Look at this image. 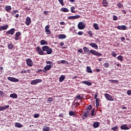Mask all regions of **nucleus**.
Listing matches in <instances>:
<instances>
[{"instance_id":"obj_1","label":"nucleus","mask_w":131,"mask_h":131,"mask_svg":"<svg viewBox=\"0 0 131 131\" xmlns=\"http://www.w3.org/2000/svg\"><path fill=\"white\" fill-rule=\"evenodd\" d=\"M36 51L37 52L38 55H40L41 56L44 55H51L52 53H53V49L50 48L48 46H44L41 48L39 46H37L36 48Z\"/></svg>"},{"instance_id":"obj_2","label":"nucleus","mask_w":131,"mask_h":131,"mask_svg":"<svg viewBox=\"0 0 131 131\" xmlns=\"http://www.w3.org/2000/svg\"><path fill=\"white\" fill-rule=\"evenodd\" d=\"M83 50L85 54H86V55H90V54H92V55H94V56H97L98 57H101V56H102V53H100L99 52H97L95 50H91L90 51V49L88 48V47H83Z\"/></svg>"},{"instance_id":"obj_3","label":"nucleus","mask_w":131,"mask_h":131,"mask_svg":"<svg viewBox=\"0 0 131 131\" xmlns=\"http://www.w3.org/2000/svg\"><path fill=\"white\" fill-rule=\"evenodd\" d=\"M91 110H92V105H89L87 106V108L84 113V115H90L91 113H90V112H91Z\"/></svg>"},{"instance_id":"obj_4","label":"nucleus","mask_w":131,"mask_h":131,"mask_svg":"<svg viewBox=\"0 0 131 131\" xmlns=\"http://www.w3.org/2000/svg\"><path fill=\"white\" fill-rule=\"evenodd\" d=\"M78 28L80 30L84 29V28H85V24H84L82 21L79 22L78 24Z\"/></svg>"},{"instance_id":"obj_5","label":"nucleus","mask_w":131,"mask_h":131,"mask_svg":"<svg viewBox=\"0 0 131 131\" xmlns=\"http://www.w3.org/2000/svg\"><path fill=\"white\" fill-rule=\"evenodd\" d=\"M42 80L40 79H37L35 80H33L31 82V84L32 85H34V84H37V83H39V82H41Z\"/></svg>"},{"instance_id":"obj_6","label":"nucleus","mask_w":131,"mask_h":131,"mask_svg":"<svg viewBox=\"0 0 131 131\" xmlns=\"http://www.w3.org/2000/svg\"><path fill=\"white\" fill-rule=\"evenodd\" d=\"M7 79L9 80V81H11L12 82H18L19 81V80L17 78L12 77H7Z\"/></svg>"},{"instance_id":"obj_7","label":"nucleus","mask_w":131,"mask_h":131,"mask_svg":"<svg viewBox=\"0 0 131 131\" xmlns=\"http://www.w3.org/2000/svg\"><path fill=\"white\" fill-rule=\"evenodd\" d=\"M104 97H105L106 99L108 100V101H114V98L107 93L104 94Z\"/></svg>"},{"instance_id":"obj_8","label":"nucleus","mask_w":131,"mask_h":131,"mask_svg":"<svg viewBox=\"0 0 131 131\" xmlns=\"http://www.w3.org/2000/svg\"><path fill=\"white\" fill-rule=\"evenodd\" d=\"M26 61L27 66H29V67H31L33 65V62H32V60L30 58H28L26 59Z\"/></svg>"},{"instance_id":"obj_9","label":"nucleus","mask_w":131,"mask_h":131,"mask_svg":"<svg viewBox=\"0 0 131 131\" xmlns=\"http://www.w3.org/2000/svg\"><path fill=\"white\" fill-rule=\"evenodd\" d=\"M52 66L47 64L46 66L44 67V73H47V71H49V70H51L52 68Z\"/></svg>"},{"instance_id":"obj_10","label":"nucleus","mask_w":131,"mask_h":131,"mask_svg":"<svg viewBox=\"0 0 131 131\" xmlns=\"http://www.w3.org/2000/svg\"><path fill=\"white\" fill-rule=\"evenodd\" d=\"M15 30H16L14 28L11 29L6 32V34H11V35H13L14 33H15Z\"/></svg>"},{"instance_id":"obj_11","label":"nucleus","mask_w":131,"mask_h":131,"mask_svg":"<svg viewBox=\"0 0 131 131\" xmlns=\"http://www.w3.org/2000/svg\"><path fill=\"white\" fill-rule=\"evenodd\" d=\"M80 18V15H75V16H71L68 17V19L69 20H73L74 19H79Z\"/></svg>"},{"instance_id":"obj_12","label":"nucleus","mask_w":131,"mask_h":131,"mask_svg":"<svg viewBox=\"0 0 131 131\" xmlns=\"http://www.w3.org/2000/svg\"><path fill=\"white\" fill-rule=\"evenodd\" d=\"M116 28H117V29H119V30H126V27L125 25L117 26H116Z\"/></svg>"},{"instance_id":"obj_13","label":"nucleus","mask_w":131,"mask_h":131,"mask_svg":"<svg viewBox=\"0 0 131 131\" xmlns=\"http://www.w3.org/2000/svg\"><path fill=\"white\" fill-rule=\"evenodd\" d=\"M121 129H123V130H128L129 127H127V124H124L121 126Z\"/></svg>"},{"instance_id":"obj_14","label":"nucleus","mask_w":131,"mask_h":131,"mask_svg":"<svg viewBox=\"0 0 131 131\" xmlns=\"http://www.w3.org/2000/svg\"><path fill=\"white\" fill-rule=\"evenodd\" d=\"M45 32L47 34H51V30H50V26L47 25L45 27Z\"/></svg>"},{"instance_id":"obj_15","label":"nucleus","mask_w":131,"mask_h":131,"mask_svg":"<svg viewBox=\"0 0 131 131\" xmlns=\"http://www.w3.org/2000/svg\"><path fill=\"white\" fill-rule=\"evenodd\" d=\"M20 35H21V32H17L15 34V40H18L19 37H20Z\"/></svg>"},{"instance_id":"obj_16","label":"nucleus","mask_w":131,"mask_h":131,"mask_svg":"<svg viewBox=\"0 0 131 131\" xmlns=\"http://www.w3.org/2000/svg\"><path fill=\"white\" fill-rule=\"evenodd\" d=\"M8 28L9 26L8 25L0 26V31H2V30H7V29H8Z\"/></svg>"},{"instance_id":"obj_17","label":"nucleus","mask_w":131,"mask_h":131,"mask_svg":"<svg viewBox=\"0 0 131 131\" xmlns=\"http://www.w3.org/2000/svg\"><path fill=\"white\" fill-rule=\"evenodd\" d=\"M89 46L92 47V48H94L95 50H98V45L96 43H91L89 44Z\"/></svg>"},{"instance_id":"obj_18","label":"nucleus","mask_w":131,"mask_h":131,"mask_svg":"<svg viewBox=\"0 0 131 131\" xmlns=\"http://www.w3.org/2000/svg\"><path fill=\"white\" fill-rule=\"evenodd\" d=\"M26 25L29 26L30 25V23H31V19L30 17H28L26 18Z\"/></svg>"},{"instance_id":"obj_19","label":"nucleus","mask_w":131,"mask_h":131,"mask_svg":"<svg viewBox=\"0 0 131 131\" xmlns=\"http://www.w3.org/2000/svg\"><path fill=\"white\" fill-rule=\"evenodd\" d=\"M81 83H83V84H86V85H92V82L88 81H82L81 82Z\"/></svg>"},{"instance_id":"obj_20","label":"nucleus","mask_w":131,"mask_h":131,"mask_svg":"<svg viewBox=\"0 0 131 131\" xmlns=\"http://www.w3.org/2000/svg\"><path fill=\"white\" fill-rule=\"evenodd\" d=\"M10 107V105H7L4 106H0V111H3V110H6V109H8Z\"/></svg>"},{"instance_id":"obj_21","label":"nucleus","mask_w":131,"mask_h":131,"mask_svg":"<svg viewBox=\"0 0 131 131\" xmlns=\"http://www.w3.org/2000/svg\"><path fill=\"white\" fill-rule=\"evenodd\" d=\"M10 97L13 98V99H17V98H18V95L16 93H13L10 95Z\"/></svg>"},{"instance_id":"obj_22","label":"nucleus","mask_w":131,"mask_h":131,"mask_svg":"<svg viewBox=\"0 0 131 131\" xmlns=\"http://www.w3.org/2000/svg\"><path fill=\"white\" fill-rule=\"evenodd\" d=\"M40 43L41 46H45L46 45H48V41H47L46 40H41L40 41Z\"/></svg>"},{"instance_id":"obj_23","label":"nucleus","mask_w":131,"mask_h":131,"mask_svg":"<svg viewBox=\"0 0 131 131\" xmlns=\"http://www.w3.org/2000/svg\"><path fill=\"white\" fill-rule=\"evenodd\" d=\"M100 125V123L98 122H95L93 123V127L95 128H97V127H99Z\"/></svg>"},{"instance_id":"obj_24","label":"nucleus","mask_w":131,"mask_h":131,"mask_svg":"<svg viewBox=\"0 0 131 131\" xmlns=\"http://www.w3.org/2000/svg\"><path fill=\"white\" fill-rule=\"evenodd\" d=\"M5 10L6 12L9 13L11 10H12V7H11V6H5Z\"/></svg>"},{"instance_id":"obj_25","label":"nucleus","mask_w":131,"mask_h":131,"mask_svg":"<svg viewBox=\"0 0 131 131\" xmlns=\"http://www.w3.org/2000/svg\"><path fill=\"white\" fill-rule=\"evenodd\" d=\"M108 1L107 0H102V5L103 7H107L108 5Z\"/></svg>"},{"instance_id":"obj_26","label":"nucleus","mask_w":131,"mask_h":131,"mask_svg":"<svg viewBox=\"0 0 131 131\" xmlns=\"http://www.w3.org/2000/svg\"><path fill=\"white\" fill-rule=\"evenodd\" d=\"M67 36H66V35L65 34H59L58 36V38L60 39H64V38H66Z\"/></svg>"},{"instance_id":"obj_27","label":"nucleus","mask_w":131,"mask_h":131,"mask_svg":"<svg viewBox=\"0 0 131 131\" xmlns=\"http://www.w3.org/2000/svg\"><path fill=\"white\" fill-rule=\"evenodd\" d=\"M15 127H19V128L23 127V125L21 124L20 123L16 122L15 124Z\"/></svg>"},{"instance_id":"obj_28","label":"nucleus","mask_w":131,"mask_h":131,"mask_svg":"<svg viewBox=\"0 0 131 131\" xmlns=\"http://www.w3.org/2000/svg\"><path fill=\"white\" fill-rule=\"evenodd\" d=\"M60 12H63L64 13H67L69 12V10L66 8H62L60 9Z\"/></svg>"},{"instance_id":"obj_29","label":"nucleus","mask_w":131,"mask_h":131,"mask_svg":"<svg viewBox=\"0 0 131 131\" xmlns=\"http://www.w3.org/2000/svg\"><path fill=\"white\" fill-rule=\"evenodd\" d=\"M109 82H112V83H116L117 84L119 81L118 80H108Z\"/></svg>"},{"instance_id":"obj_30","label":"nucleus","mask_w":131,"mask_h":131,"mask_svg":"<svg viewBox=\"0 0 131 131\" xmlns=\"http://www.w3.org/2000/svg\"><path fill=\"white\" fill-rule=\"evenodd\" d=\"M8 48L9 50H13L14 48V45H13V43H9L8 44Z\"/></svg>"},{"instance_id":"obj_31","label":"nucleus","mask_w":131,"mask_h":131,"mask_svg":"<svg viewBox=\"0 0 131 131\" xmlns=\"http://www.w3.org/2000/svg\"><path fill=\"white\" fill-rule=\"evenodd\" d=\"M88 117H89L88 115L80 116V120H84V119H86Z\"/></svg>"},{"instance_id":"obj_32","label":"nucleus","mask_w":131,"mask_h":131,"mask_svg":"<svg viewBox=\"0 0 131 131\" xmlns=\"http://www.w3.org/2000/svg\"><path fill=\"white\" fill-rule=\"evenodd\" d=\"M64 79H65V76L62 75L59 77V80L60 82H62V81H63L64 80Z\"/></svg>"},{"instance_id":"obj_33","label":"nucleus","mask_w":131,"mask_h":131,"mask_svg":"<svg viewBox=\"0 0 131 131\" xmlns=\"http://www.w3.org/2000/svg\"><path fill=\"white\" fill-rule=\"evenodd\" d=\"M86 71L89 73H93V71L92 70V69L91 68V67H87Z\"/></svg>"},{"instance_id":"obj_34","label":"nucleus","mask_w":131,"mask_h":131,"mask_svg":"<svg viewBox=\"0 0 131 131\" xmlns=\"http://www.w3.org/2000/svg\"><path fill=\"white\" fill-rule=\"evenodd\" d=\"M93 27L96 29V30H99V25L97 24L94 23L93 24Z\"/></svg>"},{"instance_id":"obj_35","label":"nucleus","mask_w":131,"mask_h":131,"mask_svg":"<svg viewBox=\"0 0 131 131\" xmlns=\"http://www.w3.org/2000/svg\"><path fill=\"white\" fill-rule=\"evenodd\" d=\"M117 59L119 61H121V62H122L123 61V57L121 55H119L117 57Z\"/></svg>"},{"instance_id":"obj_36","label":"nucleus","mask_w":131,"mask_h":131,"mask_svg":"<svg viewBox=\"0 0 131 131\" xmlns=\"http://www.w3.org/2000/svg\"><path fill=\"white\" fill-rule=\"evenodd\" d=\"M99 98H97L96 99L95 102H96V107H99V106H100V103H99Z\"/></svg>"},{"instance_id":"obj_37","label":"nucleus","mask_w":131,"mask_h":131,"mask_svg":"<svg viewBox=\"0 0 131 131\" xmlns=\"http://www.w3.org/2000/svg\"><path fill=\"white\" fill-rule=\"evenodd\" d=\"M75 7L74 6L71 7V13H76V11L75 10Z\"/></svg>"},{"instance_id":"obj_38","label":"nucleus","mask_w":131,"mask_h":131,"mask_svg":"<svg viewBox=\"0 0 131 131\" xmlns=\"http://www.w3.org/2000/svg\"><path fill=\"white\" fill-rule=\"evenodd\" d=\"M103 66L105 67V68H109L110 64H109L108 62H105L103 64Z\"/></svg>"},{"instance_id":"obj_39","label":"nucleus","mask_w":131,"mask_h":131,"mask_svg":"<svg viewBox=\"0 0 131 131\" xmlns=\"http://www.w3.org/2000/svg\"><path fill=\"white\" fill-rule=\"evenodd\" d=\"M46 64H49V65H51L53 67V62L49 60H46Z\"/></svg>"},{"instance_id":"obj_40","label":"nucleus","mask_w":131,"mask_h":131,"mask_svg":"<svg viewBox=\"0 0 131 131\" xmlns=\"http://www.w3.org/2000/svg\"><path fill=\"white\" fill-rule=\"evenodd\" d=\"M50 127H45L44 128H43L42 130L43 131H49L50 130Z\"/></svg>"},{"instance_id":"obj_41","label":"nucleus","mask_w":131,"mask_h":131,"mask_svg":"<svg viewBox=\"0 0 131 131\" xmlns=\"http://www.w3.org/2000/svg\"><path fill=\"white\" fill-rule=\"evenodd\" d=\"M69 114V115H76V113L74 111H70Z\"/></svg>"},{"instance_id":"obj_42","label":"nucleus","mask_w":131,"mask_h":131,"mask_svg":"<svg viewBox=\"0 0 131 131\" xmlns=\"http://www.w3.org/2000/svg\"><path fill=\"white\" fill-rule=\"evenodd\" d=\"M111 129L114 131L117 130V129H118V126H115L111 128Z\"/></svg>"},{"instance_id":"obj_43","label":"nucleus","mask_w":131,"mask_h":131,"mask_svg":"<svg viewBox=\"0 0 131 131\" xmlns=\"http://www.w3.org/2000/svg\"><path fill=\"white\" fill-rule=\"evenodd\" d=\"M88 34H89L90 36L93 37V32L92 31H89L88 32Z\"/></svg>"},{"instance_id":"obj_44","label":"nucleus","mask_w":131,"mask_h":131,"mask_svg":"<svg viewBox=\"0 0 131 131\" xmlns=\"http://www.w3.org/2000/svg\"><path fill=\"white\" fill-rule=\"evenodd\" d=\"M112 56H113V57H114V58H115L117 56V54H116L115 52L113 51L112 52Z\"/></svg>"},{"instance_id":"obj_45","label":"nucleus","mask_w":131,"mask_h":131,"mask_svg":"<svg viewBox=\"0 0 131 131\" xmlns=\"http://www.w3.org/2000/svg\"><path fill=\"white\" fill-rule=\"evenodd\" d=\"M58 1L59 2V3L60 4V5H61V6H64V1L63 0H58Z\"/></svg>"},{"instance_id":"obj_46","label":"nucleus","mask_w":131,"mask_h":131,"mask_svg":"<svg viewBox=\"0 0 131 131\" xmlns=\"http://www.w3.org/2000/svg\"><path fill=\"white\" fill-rule=\"evenodd\" d=\"M16 13H19V10H13V12H11V14L12 15H14V14H16Z\"/></svg>"},{"instance_id":"obj_47","label":"nucleus","mask_w":131,"mask_h":131,"mask_svg":"<svg viewBox=\"0 0 131 131\" xmlns=\"http://www.w3.org/2000/svg\"><path fill=\"white\" fill-rule=\"evenodd\" d=\"M0 96H1V97H5V93H4V92L1 90H0Z\"/></svg>"},{"instance_id":"obj_48","label":"nucleus","mask_w":131,"mask_h":131,"mask_svg":"<svg viewBox=\"0 0 131 131\" xmlns=\"http://www.w3.org/2000/svg\"><path fill=\"white\" fill-rule=\"evenodd\" d=\"M113 20L114 21H117V16H116V15H113Z\"/></svg>"},{"instance_id":"obj_49","label":"nucleus","mask_w":131,"mask_h":131,"mask_svg":"<svg viewBox=\"0 0 131 131\" xmlns=\"http://www.w3.org/2000/svg\"><path fill=\"white\" fill-rule=\"evenodd\" d=\"M117 7H118V8L119 9H121V8H122L123 7V5L122 4H121V3H119L118 5H117Z\"/></svg>"},{"instance_id":"obj_50","label":"nucleus","mask_w":131,"mask_h":131,"mask_svg":"<svg viewBox=\"0 0 131 131\" xmlns=\"http://www.w3.org/2000/svg\"><path fill=\"white\" fill-rule=\"evenodd\" d=\"M127 95H128V96L131 95V90H129L127 91Z\"/></svg>"},{"instance_id":"obj_51","label":"nucleus","mask_w":131,"mask_h":131,"mask_svg":"<svg viewBox=\"0 0 131 131\" xmlns=\"http://www.w3.org/2000/svg\"><path fill=\"white\" fill-rule=\"evenodd\" d=\"M90 112L91 113H90L91 114V115H94V114L95 113V108H93Z\"/></svg>"},{"instance_id":"obj_52","label":"nucleus","mask_w":131,"mask_h":131,"mask_svg":"<svg viewBox=\"0 0 131 131\" xmlns=\"http://www.w3.org/2000/svg\"><path fill=\"white\" fill-rule=\"evenodd\" d=\"M98 95H99V93L96 92L94 96V99H96L97 100V98L98 97Z\"/></svg>"},{"instance_id":"obj_53","label":"nucleus","mask_w":131,"mask_h":131,"mask_svg":"<svg viewBox=\"0 0 131 131\" xmlns=\"http://www.w3.org/2000/svg\"><path fill=\"white\" fill-rule=\"evenodd\" d=\"M48 101L49 103H51V102H53V98H49L48 99Z\"/></svg>"},{"instance_id":"obj_54","label":"nucleus","mask_w":131,"mask_h":131,"mask_svg":"<svg viewBox=\"0 0 131 131\" xmlns=\"http://www.w3.org/2000/svg\"><path fill=\"white\" fill-rule=\"evenodd\" d=\"M45 72V70H41V69H39L37 71V73H39V72Z\"/></svg>"},{"instance_id":"obj_55","label":"nucleus","mask_w":131,"mask_h":131,"mask_svg":"<svg viewBox=\"0 0 131 131\" xmlns=\"http://www.w3.org/2000/svg\"><path fill=\"white\" fill-rule=\"evenodd\" d=\"M76 99H78V100H81L82 99V97H81L80 95H78L76 97Z\"/></svg>"},{"instance_id":"obj_56","label":"nucleus","mask_w":131,"mask_h":131,"mask_svg":"<svg viewBox=\"0 0 131 131\" xmlns=\"http://www.w3.org/2000/svg\"><path fill=\"white\" fill-rule=\"evenodd\" d=\"M78 53H80L81 54H82L83 53V51L82 50V49H79L78 50Z\"/></svg>"},{"instance_id":"obj_57","label":"nucleus","mask_w":131,"mask_h":131,"mask_svg":"<svg viewBox=\"0 0 131 131\" xmlns=\"http://www.w3.org/2000/svg\"><path fill=\"white\" fill-rule=\"evenodd\" d=\"M78 35H82V34H83V32H82V31H79L78 32Z\"/></svg>"},{"instance_id":"obj_58","label":"nucleus","mask_w":131,"mask_h":131,"mask_svg":"<svg viewBox=\"0 0 131 131\" xmlns=\"http://www.w3.org/2000/svg\"><path fill=\"white\" fill-rule=\"evenodd\" d=\"M121 41H124V40H125V37H124V36L121 37Z\"/></svg>"},{"instance_id":"obj_59","label":"nucleus","mask_w":131,"mask_h":131,"mask_svg":"<svg viewBox=\"0 0 131 131\" xmlns=\"http://www.w3.org/2000/svg\"><path fill=\"white\" fill-rule=\"evenodd\" d=\"M27 71H26V70H24V71H20V73L21 74H24V73H27Z\"/></svg>"},{"instance_id":"obj_60","label":"nucleus","mask_w":131,"mask_h":131,"mask_svg":"<svg viewBox=\"0 0 131 131\" xmlns=\"http://www.w3.org/2000/svg\"><path fill=\"white\" fill-rule=\"evenodd\" d=\"M43 13H44L45 15H49V11H48L45 10L43 11Z\"/></svg>"},{"instance_id":"obj_61","label":"nucleus","mask_w":131,"mask_h":131,"mask_svg":"<svg viewBox=\"0 0 131 131\" xmlns=\"http://www.w3.org/2000/svg\"><path fill=\"white\" fill-rule=\"evenodd\" d=\"M61 63H62V64H65L66 63V60H61Z\"/></svg>"},{"instance_id":"obj_62","label":"nucleus","mask_w":131,"mask_h":131,"mask_svg":"<svg viewBox=\"0 0 131 131\" xmlns=\"http://www.w3.org/2000/svg\"><path fill=\"white\" fill-rule=\"evenodd\" d=\"M121 107L122 109H126V107L124 106V105H122Z\"/></svg>"},{"instance_id":"obj_63","label":"nucleus","mask_w":131,"mask_h":131,"mask_svg":"<svg viewBox=\"0 0 131 131\" xmlns=\"http://www.w3.org/2000/svg\"><path fill=\"white\" fill-rule=\"evenodd\" d=\"M60 25H64L65 24V23L64 21H61L60 23Z\"/></svg>"},{"instance_id":"obj_64","label":"nucleus","mask_w":131,"mask_h":131,"mask_svg":"<svg viewBox=\"0 0 131 131\" xmlns=\"http://www.w3.org/2000/svg\"><path fill=\"white\" fill-rule=\"evenodd\" d=\"M101 72V70H100L99 69H96V72Z\"/></svg>"}]
</instances>
